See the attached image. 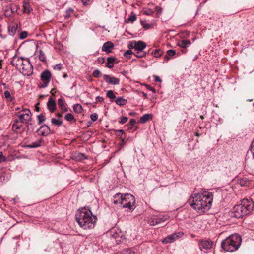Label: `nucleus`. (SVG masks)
<instances>
[{
  "label": "nucleus",
  "mask_w": 254,
  "mask_h": 254,
  "mask_svg": "<svg viewBox=\"0 0 254 254\" xmlns=\"http://www.w3.org/2000/svg\"><path fill=\"white\" fill-rule=\"evenodd\" d=\"M213 200V194L208 192L195 193L192 195L188 202L195 210L202 212L209 209Z\"/></svg>",
  "instance_id": "1"
},
{
  "label": "nucleus",
  "mask_w": 254,
  "mask_h": 254,
  "mask_svg": "<svg viewBox=\"0 0 254 254\" xmlns=\"http://www.w3.org/2000/svg\"><path fill=\"white\" fill-rule=\"evenodd\" d=\"M75 217L79 226L84 229L93 228L96 223V216H93L91 210L86 207L79 209Z\"/></svg>",
  "instance_id": "2"
},
{
  "label": "nucleus",
  "mask_w": 254,
  "mask_h": 254,
  "mask_svg": "<svg viewBox=\"0 0 254 254\" xmlns=\"http://www.w3.org/2000/svg\"><path fill=\"white\" fill-rule=\"evenodd\" d=\"M11 64L24 75L30 76L33 73V66L28 58L14 56L11 60Z\"/></svg>",
  "instance_id": "3"
},
{
  "label": "nucleus",
  "mask_w": 254,
  "mask_h": 254,
  "mask_svg": "<svg viewBox=\"0 0 254 254\" xmlns=\"http://www.w3.org/2000/svg\"><path fill=\"white\" fill-rule=\"evenodd\" d=\"M254 207L253 202L248 199H244L239 204L235 205L231 212L232 215L237 218H241L250 214Z\"/></svg>",
  "instance_id": "4"
},
{
  "label": "nucleus",
  "mask_w": 254,
  "mask_h": 254,
  "mask_svg": "<svg viewBox=\"0 0 254 254\" xmlns=\"http://www.w3.org/2000/svg\"><path fill=\"white\" fill-rule=\"evenodd\" d=\"M113 203L115 204H120L123 208H127L130 211H133L135 208V197L128 193H117L114 197Z\"/></svg>",
  "instance_id": "5"
},
{
  "label": "nucleus",
  "mask_w": 254,
  "mask_h": 254,
  "mask_svg": "<svg viewBox=\"0 0 254 254\" xmlns=\"http://www.w3.org/2000/svg\"><path fill=\"white\" fill-rule=\"evenodd\" d=\"M241 237L238 234H232L227 237L221 243V247L227 252L237 250L241 244Z\"/></svg>",
  "instance_id": "6"
},
{
  "label": "nucleus",
  "mask_w": 254,
  "mask_h": 254,
  "mask_svg": "<svg viewBox=\"0 0 254 254\" xmlns=\"http://www.w3.org/2000/svg\"><path fill=\"white\" fill-rule=\"evenodd\" d=\"M17 116L21 123L27 124L30 120L32 114L29 109L26 108L19 112Z\"/></svg>",
  "instance_id": "7"
},
{
  "label": "nucleus",
  "mask_w": 254,
  "mask_h": 254,
  "mask_svg": "<svg viewBox=\"0 0 254 254\" xmlns=\"http://www.w3.org/2000/svg\"><path fill=\"white\" fill-rule=\"evenodd\" d=\"M41 80L43 84L40 86L42 88H45L48 86L51 78L52 77L51 73L48 70H45L41 74Z\"/></svg>",
  "instance_id": "8"
},
{
  "label": "nucleus",
  "mask_w": 254,
  "mask_h": 254,
  "mask_svg": "<svg viewBox=\"0 0 254 254\" xmlns=\"http://www.w3.org/2000/svg\"><path fill=\"white\" fill-rule=\"evenodd\" d=\"M183 234V233L182 232H179L170 234L163 239L162 242L165 244L172 243L179 238H181Z\"/></svg>",
  "instance_id": "9"
},
{
  "label": "nucleus",
  "mask_w": 254,
  "mask_h": 254,
  "mask_svg": "<svg viewBox=\"0 0 254 254\" xmlns=\"http://www.w3.org/2000/svg\"><path fill=\"white\" fill-rule=\"evenodd\" d=\"M104 80L108 84L112 85H118L120 83V79L110 75H104L103 76Z\"/></svg>",
  "instance_id": "10"
},
{
  "label": "nucleus",
  "mask_w": 254,
  "mask_h": 254,
  "mask_svg": "<svg viewBox=\"0 0 254 254\" xmlns=\"http://www.w3.org/2000/svg\"><path fill=\"white\" fill-rule=\"evenodd\" d=\"M114 44L110 41L105 42L102 47V51L107 54L111 53L114 49Z\"/></svg>",
  "instance_id": "11"
},
{
  "label": "nucleus",
  "mask_w": 254,
  "mask_h": 254,
  "mask_svg": "<svg viewBox=\"0 0 254 254\" xmlns=\"http://www.w3.org/2000/svg\"><path fill=\"white\" fill-rule=\"evenodd\" d=\"M200 249H210L212 247L213 242L210 240H201L199 243Z\"/></svg>",
  "instance_id": "12"
},
{
  "label": "nucleus",
  "mask_w": 254,
  "mask_h": 254,
  "mask_svg": "<svg viewBox=\"0 0 254 254\" xmlns=\"http://www.w3.org/2000/svg\"><path fill=\"white\" fill-rule=\"evenodd\" d=\"M50 127L46 125L42 126L40 128L37 130V132L42 136H47L50 133Z\"/></svg>",
  "instance_id": "13"
},
{
  "label": "nucleus",
  "mask_w": 254,
  "mask_h": 254,
  "mask_svg": "<svg viewBox=\"0 0 254 254\" xmlns=\"http://www.w3.org/2000/svg\"><path fill=\"white\" fill-rule=\"evenodd\" d=\"M111 237L113 239L116 240L117 243L120 242V240L119 239V238H121L122 237V234L121 231L117 229H112L111 232Z\"/></svg>",
  "instance_id": "14"
},
{
  "label": "nucleus",
  "mask_w": 254,
  "mask_h": 254,
  "mask_svg": "<svg viewBox=\"0 0 254 254\" xmlns=\"http://www.w3.org/2000/svg\"><path fill=\"white\" fill-rule=\"evenodd\" d=\"M47 106L48 110L51 112H54L56 108V104L55 101L52 98L50 97L47 103Z\"/></svg>",
  "instance_id": "15"
},
{
  "label": "nucleus",
  "mask_w": 254,
  "mask_h": 254,
  "mask_svg": "<svg viewBox=\"0 0 254 254\" xmlns=\"http://www.w3.org/2000/svg\"><path fill=\"white\" fill-rule=\"evenodd\" d=\"M117 58L113 56L109 57L107 58V62L106 63V66L109 68L113 67L115 63H117Z\"/></svg>",
  "instance_id": "16"
},
{
  "label": "nucleus",
  "mask_w": 254,
  "mask_h": 254,
  "mask_svg": "<svg viewBox=\"0 0 254 254\" xmlns=\"http://www.w3.org/2000/svg\"><path fill=\"white\" fill-rule=\"evenodd\" d=\"M8 32L10 35L13 36L17 29V24L15 23L12 22L8 25Z\"/></svg>",
  "instance_id": "17"
},
{
  "label": "nucleus",
  "mask_w": 254,
  "mask_h": 254,
  "mask_svg": "<svg viewBox=\"0 0 254 254\" xmlns=\"http://www.w3.org/2000/svg\"><path fill=\"white\" fill-rule=\"evenodd\" d=\"M32 9L30 6L28 0H23V12L27 14L31 12Z\"/></svg>",
  "instance_id": "18"
},
{
  "label": "nucleus",
  "mask_w": 254,
  "mask_h": 254,
  "mask_svg": "<svg viewBox=\"0 0 254 254\" xmlns=\"http://www.w3.org/2000/svg\"><path fill=\"white\" fill-rule=\"evenodd\" d=\"M135 51H143L146 47V43L142 41H135Z\"/></svg>",
  "instance_id": "19"
},
{
  "label": "nucleus",
  "mask_w": 254,
  "mask_h": 254,
  "mask_svg": "<svg viewBox=\"0 0 254 254\" xmlns=\"http://www.w3.org/2000/svg\"><path fill=\"white\" fill-rule=\"evenodd\" d=\"M38 46H36L37 51L35 52V54L38 55V59L42 62L46 61V57L45 54L42 50H37Z\"/></svg>",
  "instance_id": "20"
},
{
  "label": "nucleus",
  "mask_w": 254,
  "mask_h": 254,
  "mask_svg": "<svg viewBox=\"0 0 254 254\" xmlns=\"http://www.w3.org/2000/svg\"><path fill=\"white\" fill-rule=\"evenodd\" d=\"M58 105L59 107L61 108L62 112H64L67 111V109L65 105L64 98L62 97L58 99Z\"/></svg>",
  "instance_id": "21"
},
{
  "label": "nucleus",
  "mask_w": 254,
  "mask_h": 254,
  "mask_svg": "<svg viewBox=\"0 0 254 254\" xmlns=\"http://www.w3.org/2000/svg\"><path fill=\"white\" fill-rule=\"evenodd\" d=\"M191 44V42L190 40H182L180 42L177 43V46L183 48V49H186Z\"/></svg>",
  "instance_id": "22"
},
{
  "label": "nucleus",
  "mask_w": 254,
  "mask_h": 254,
  "mask_svg": "<svg viewBox=\"0 0 254 254\" xmlns=\"http://www.w3.org/2000/svg\"><path fill=\"white\" fill-rule=\"evenodd\" d=\"M152 117V116L151 114H145L140 117V122L141 123H145L151 119Z\"/></svg>",
  "instance_id": "23"
},
{
  "label": "nucleus",
  "mask_w": 254,
  "mask_h": 254,
  "mask_svg": "<svg viewBox=\"0 0 254 254\" xmlns=\"http://www.w3.org/2000/svg\"><path fill=\"white\" fill-rule=\"evenodd\" d=\"M166 219L164 218V217H154L153 218L152 220V224H151L152 225H155L159 223H161L162 222H163L165 221V220Z\"/></svg>",
  "instance_id": "24"
},
{
  "label": "nucleus",
  "mask_w": 254,
  "mask_h": 254,
  "mask_svg": "<svg viewBox=\"0 0 254 254\" xmlns=\"http://www.w3.org/2000/svg\"><path fill=\"white\" fill-rule=\"evenodd\" d=\"M4 95L6 100L8 102H11L14 100V97L10 94V92L8 90L4 91Z\"/></svg>",
  "instance_id": "25"
},
{
  "label": "nucleus",
  "mask_w": 254,
  "mask_h": 254,
  "mask_svg": "<svg viewBox=\"0 0 254 254\" xmlns=\"http://www.w3.org/2000/svg\"><path fill=\"white\" fill-rule=\"evenodd\" d=\"M176 54V51L174 50H169L167 51L166 54L165 56V59L168 61L170 58Z\"/></svg>",
  "instance_id": "26"
},
{
  "label": "nucleus",
  "mask_w": 254,
  "mask_h": 254,
  "mask_svg": "<svg viewBox=\"0 0 254 254\" xmlns=\"http://www.w3.org/2000/svg\"><path fill=\"white\" fill-rule=\"evenodd\" d=\"M115 102L117 104L120 106H123L126 105L127 101L126 99H124L122 97H118L116 100Z\"/></svg>",
  "instance_id": "27"
},
{
  "label": "nucleus",
  "mask_w": 254,
  "mask_h": 254,
  "mask_svg": "<svg viewBox=\"0 0 254 254\" xmlns=\"http://www.w3.org/2000/svg\"><path fill=\"white\" fill-rule=\"evenodd\" d=\"M51 123L53 125L59 127L63 125V121L60 119H51Z\"/></svg>",
  "instance_id": "28"
},
{
  "label": "nucleus",
  "mask_w": 254,
  "mask_h": 254,
  "mask_svg": "<svg viewBox=\"0 0 254 254\" xmlns=\"http://www.w3.org/2000/svg\"><path fill=\"white\" fill-rule=\"evenodd\" d=\"M21 127V125H18V121L17 120H15L12 126L13 131H16L17 130L20 129Z\"/></svg>",
  "instance_id": "29"
},
{
  "label": "nucleus",
  "mask_w": 254,
  "mask_h": 254,
  "mask_svg": "<svg viewBox=\"0 0 254 254\" xmlns=\"http://www.w3.org/2000/svg\"><path fill=\"white\" fill-rule=\"evenodd\" d=\"M73 110L75 113H81L83 111V108L79 104H76L73 106Z\"/></svg>",
  "instance_id": "30"
},
{
  "label": "nucleus",
  "mask_w": 254,
  "mask_h": 254,
  "mask_svg": "<svg viewBox=\"0 0 254 254\" xmlns=\"http://www.w3.org/2000/svg\"><path fill=\"white\" fill-rule=\"evenodd\" d=\"M41 140H39L35 142H33L30 144L27 145V147L29 148H36L41 146Z\"/></svg>",
  "instance_id": "31"
},
{
  "label": "nucleus",
  "mask_w": 254,
  "mask_h": 254,
  "mask_svg": "<svg viewBox=\"0 0 254 254\" xmlns=\"http://www.w3.org/2000/svg\"><path fill=\"white\" fill-rule=\"evenodd\" d=\"M116 135L117 136L119 137L122 139V141L123 143H124L125 138H123L122 137V135L124 134H125V132L124 131V130L122 129L117 130H116Z\"/></svg>",
  "instance_id": "32"
},
{
  "label": "nucleus",
  "mask_w": 254,
  "mask_h": 254,
  "mask_svg": "<svg viewBox=\"0 0 254 254\" xmlns=\"http://www.w3.org/2000/svg\"><path fill=\"white\" fill-rule=\"evenodd\" d=\"M162 51L160 49H155L152 52V55L155 57H159L161 56Z\"/></svg>",
  "instance_id": "33"
},
{
  "label": "nucleus",
  "mask_w": 254,
  "mask_h": 254,
  "mask_svg": "<svg viewBox=\"0 0 254 254\" xmlns=\"http://www.w3.org/2000/svg\"><path fill=\"white\" fill-rule=\"evenodd\" d=\"M136 52L134 54L135 56L137 58H142L145 56L146 53L143 51H136Z\"/></svg>",
  "instance_id": "34"
},
{
  "label": "nucleus",
  "mask_w": 254,
  "mask_h": 254,
  "mask_svg": "<svg viewBox=\"0 0 254 254\" xmlns=\"http://www.w3.org/2000/svg\"><path fill=\"white\" fill-rule=\"evenodd\" d=\"M65 119L67 121H72L74 122L76 121V120L74 119L73 115L71 113H68L65 116Z\"/></svg>",
  "instance_id": "35"
},
{
  "label": "nucleus",
  "mask_w": 254,
  "mask_h": 254,
  "mask_svg": "<svg viewBox=\"0 0 254 254\" xmlns=\"http://www.w3.org/2000/svg\"><path fill=\"white\" fill-rule=\"evenodd\" d=\"M141 23L143 27L145 29H149L152 28V25L147 23L146 21H141Z\"/></svg>",
  "instance_id": "36"
},
{
  "label": "nucleus",
  "mask_w": 254,
  "mask_h": 254,
  "mask_svg": "<svg viewBox=\"0 0 254 254\" xmlns=\"http://www.w3.org/2000/svg\"><path fill=\"white\" fill-rule=\"evenodd\" d=\"M136 20V16L133 13H131V15L129 16L127 20V22H133Z\"/></svg>",
  "instance_id": "37"
},
{
  "label": "nucleus",
  "mask_w": 254,
  "mask_h": 254,
  "mask_svg": "<svg viewBox=\"0 0 254 254\" xmlns=\"http://www.w3.org/2000/svg\"><path fill=\"white\" fill-rule=\"evenodd\" d=\"M107 96L112 100H113L116 98V96L112 90H109L107 92Z\"/></svg>",
  "instance_id": "38"
},
{
  "label": "nucleus",
  "mask_w": 254,
  "mask_h": 254,
  "mask_svg": "<svg viewBox=\"0 0 254 254\" xmlns=\"http://www.w3.org/2000/svg\"><path fill=\"white\" fill-rule=\"evenodd\" d=\"M37 119L38 120V124H41L42 123L44 122L45 120V117L43 114H41L37 116Z\"/></svg>",
  "instance_id": "39"
},
{
  "label": "nucleus",
  "mask_w": 254,
  "mask_h": 254,
  "mask_svg": "<svg viewBox=\"0 0 254 254\" xmlns=\"http://www.w3.org/2000/svg\"><path fill=\"white\" fill-rule=\"evenodd\" d=\"M120 254H135V252L130 249L124 250Z\"/></svg>",
  "instance_id": "40"
},
{
  "label": "nucleus",
  "mask_w": 254,
  "mask_h": 254,
  "mask_svg": "<svg viewBox=\"0 0 254 254\" xmlns=\"http://www.w3.org/2000/svg\"><path fill=\"white\" fill-rule=\"evenodd\" d=\"M18 8V5H14L11 7H7V8H8L9 10H10V12H11V13H12V14H13L15 12H17Z\"/></svg>",
  "instance_id": "41"
},
{
  "label": "nucleus",
  "mask_w": 254,
  "mask_h": 254,
  "mask_svg": "<svg viewBox=\"0 0 254 254\" xmlns=\"http://www.w3.org/2000/svg\"><path fill=\"white\" fill-rule=\"evenodd\" d=\"M73 9L69 8L66 11V13L64 15L65 18L68 19L70 17V13L73 12Z\"/></svg>",
  "instance_id": "42"
},
{
  "label": "nucleus",
  "mask_w": 254,
  "mask_h": 254,
  "mask_svg": "<svg viewBox=\"0 0 254 254\" xmlns=\"http://www.w3.org/2000/svg\"><path fill=\"white\" fill-rule=\"evenodd\" d=\"M27 36V33L26 31H23L19 33V37L21 39H24Z\"/></svg>",
  "instance_id": "43"
},
{
  "label": "nucleus",
  "mask_w": 254,
  "mask_h": 254,
  "mask_svg": "<svg viewBox=\"0 0 254 254\" xmlns=\"http://www.w3.org/2000/svg\"><path fill=\"white\" fill-rule=\"evenodd\" d=\"M154 13V11L151 9H147L143 11V14L146 15H152Z\"/></svg>",
  "instance_id": "44"
},
{
  "label": "nucleus",
  "mask_w": 254,
  "mask_h": 254,
  "mask_svg": "<svg viewBox=\"0 0 254 254\" xmlns=\"http://www.w3.org/2000/svg\"><path fill=\"white\" fill-rule=\"evenodd\" d=\"M249 183V181L246 179H243L240 180V184L242 186H244Z\"/></svg>",
  "instance_id": "45"
},
{
  "label": "nucleus",
  "mask_w": 254,
  "mask_h": 254,
  "mask_svg": "<svg viewBox=\"0 0 254 254\" xmlns=\"http://www.w3.org/2000/svg\"><path fill=\"white\" fill-rule=\"evenodd\" d=\"M101 75V72L99 70H95L93 72V76L95 77H99Z\"/></svg>",
  "instance_id": "46"
},
{
  "label": "nucleus",
  "mask_w": 254,
  "mask_h": 254,
  "mask_svg": "<svg viewBox=\"0 0 254 254\" xmlns=\"http://www.w3.org/2000/svg\"><path fill=\"white\" fill-rule=\"evenodd\" d=\"M127 119L128 118L127 117L123 116L120 118L119 122L121 124H123L127 122Z\"/></svg>",
  "instance_id": "47"
},
{
  "label": "nucleus",
  "mask_w": 254,
  "mask_h": 254,
  "mask_svg": "<svg viewBox=\"0 0 254 254\" xmlns=\"http://www.w3.org/2000/svg\"><path fill=\"white\" fill-rule=\"evenodd\" d=\"M135 41H130L129 42V43L128 45V47L131 49H135Z\"/></svg>",
  "instance_id": "48"
},
{
  "label": "nucleus",
  "mask_w": 254,
  "mask_h": 254,
  "mask_svg": "<svg viewBox=\"0 0 254 254\" xmlns=\"http://www.w3.org/2000/svg\"><path fill=\"white\" fill-rule=\"evenodd\" d=\"M145 86L146 88L148 90H150V91H152V92H153V93H155V92H156V91H155V88H153V87L152 86H151V85H148V84H145Z\"/></svg>",
  "instance_id": "49"
},
{
  "label": "nucleus",
  "mask_w": 254,
  "mask_h": 254,
  "mask_svg": "<svg viewBox=\"0 0 254 254\" xmlns=\"http://www.w3.org/2000/svg\"><path fill=\"white\" fill-rule=\"evenodd\" d=\"M6 160V157L3 155L2 152H0V163L5 162Z\"/></svg>",
  "instance_id": "50"
},
{
  "label": "nucleus",
  "mask_w": 254,
  "mask_h": 254,
  "mask_svg": "<svg viewBox=\"0 0 254 254\" xmlns=\"http://www.w3.org/2000/svg\"><path fill=\"white\" fill-rule=\"evenodd\" d=\"M155 11L157 15L159 16L162 13V10L161 7L157 6L155 7Z\"/></svg>",
  "instance_id": "51"
},
{
  "label": "nucleus",
  "mask_w": 254,
  "mask_h": 254,
  "mask_svg": "<svg viewBox=\"0 0 254 254\" xmlns=\"http://www.w3.org/2000/svg\"><path fill=\"white\" fill-rule=\"evenodd\" d=\"M90 118L92 121H96L98 119V115L96 113H93L91 115Z\"/></svg>",
  "instance_id": "52"
},
{
  "label": "nucleus",
  "mask_w": 254,
  "mask_h": 254,
  "mask_svg": "<svg viewBox=\"0 0 254 254\" xmlns=\"http://www.w3.org/2000/svg\"><path fill=\"white\" fill-rule=\"evenodd\" d=\"M251 151L253 154V158H254V139L251 143Z\"/></svg>",
  "instance_id": "53"
},
{
  "label": "nucleus",
  "mask_w": 254,
  "mask_h": 254,
  "mask_svg": "<svg viewBox=\"0 0 254 254\" xmlns=\"http://www.w3.org/2000/svg\"><path fill=\"white\" fill-rule=\"evenodd\" d=\"M133 53L132 51L131 50H127L126 51L124 54V56L126 57H128V56L130 55L131 54H132Z\"/></svg>",
  "instance_id": "54"
},
{
  "label": "nucleus",
  "mask_w": 254,
  "mask_h": 254,
  "mask_svg": "<svg viewBox=\"0 0 254 254\" xmlns=\"http://www.w3.org/2000/svg\"><path fill=\"white\" fill-rule=\"evenodd\" d=\"M62 64H57L54 66V69L61 70L62 69Z\"/></svg>",
  "instance_id": "55"
},
{
  "label": "nucleus",
  "mask_w": 254,
  "mask_h": 254,
  "mask_svg": "<svg viewBox=\"0 0 254 254\" xmlns=\"http://www.w3.org/2000/svg\"><path fill=\"white\" fill-rule=\"evenodd\" d=\"M96 100L97 102L103 103L104 102V98L102 97L97 96Z\"/></svg>",
  "instance_id": "56"
},
{
  "label": "nucleus",
  "mask_w": 254,
  "mask_h": 254,
  "mask_svg": "<svg viewBox=\"0 0 254 254\" xmlns=\"http://www.w3.org/2000/svg\"><path fill=\"white\" fill-rule=\"evenodd\" d=\"M97 61L100 64H103L105 62L104 58L103 57H99L97 59Z\"/></svg>",
  "instance_id": "57"
},
{
  "label": "nucleus",
  "mask_w": 254,
  "mask_h": 254,
  "mask_svg": "<svg viewBox=\"0 0 254 254\" xmlns=\"http://www.w3.org/2000/svg\"><path fill=\"white\" fill-rule=\"evenodd\" d=\"M5 15L7 16H10L12 14L10 12V10L8 8H7L5 11Z\"/></svg>",
  "instance_id": "58"
},
{
  "label": "nucleus",
  "mask_w": 254,
  "mask_h": 254,
  "mask_svg": "<svg viewBox=\"0 0 254 254\" xmlns=\"http://www.w3.org/2000/svg\"><path fill=\"white\" fill-rule=\"evenodd\" d=\"M153 77L154 78V81L155 82H161V80L159 76H156V75H154Z\"/></svg>",
  "instance_id": "59"
},
{
  "label": "nucleus",
  "mask_w": 254,
  "mask_h": 254,
  "mask_svg": "<svg viewBox=\"0 0 254 254\" xmlns=\"http://www.w3.org/2000/svg\"><path fill=\"white\" fill-rule=\"evenodd\" d=\"M136 123V121L134 119H131L129 121V124L131 126H134Z\"/></svg>",
  "instance_id": "60"
},
{
  "label": "nucleus",
  "mask_w": 254,
  "mask_h": 254,
  "mask_svg": "<svg viewBox=\"0 0 254 254\" xmlns=\"http://www.w3.org/2000/svg\"><path fill=\"white\" fill-rule=\"evenodd\" d=\"M92 0H82V1L84 5H88Z\"/></svg>",
  "instance_id": "61"
},
{
  "label": "nucleus",
  "mask_w": 254,
  "mask_h": 254,
  "mask_svg": "<svg viewBox=\"0 0 254 254\" xmlns=\"http://www.w3.org/2000/svg\"><path fill=\"white\" fill-rule=\"evenodd\" d=\"M56 116L58 117L59 119L62 117V113H57L56 114Z\"/></svg>",
  "instance_id": "62"
},
{
  "label": "nucleus",
  "mask_w": 254,
  "mask_h": 254,
  "mask_svg": "<svg viewBox=\"0 0 254 254\" xmlns=\"http://www.w3.org/2000/svg\"><path fill=\"white\" fill-rule=\"evenodd\" d=\"M39 104V103H37L36 104V106H35V109H36V111H39V107H38V105Z\"/></svg>",
  "instance_id": "63"
},
{
  "label": "nucleus",
  "mask_w": 254,
  "mask_h": 254,
  "mask_svg": "<svg viewBox=\"0 0 254 254\" xmlns=\"http://www.w3.org/2000/svg\"><path fill=\"white\" fill-rule=\"evenodd\" d=\"M142 95L145 99L147 98V94L146 93L142 92Z\"/></svg>",
  "instance_id": "64"
}]
</instances>
